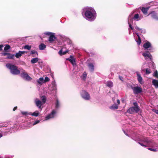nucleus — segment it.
<instances>
[{"label":"nucleus","instance_id":"obj_22","mask_svg":"<svg viewBox=\"0 0 158 158\" xmlns=\"http://www.w3.org/2000/svg\"><path fill=\"white\" fill-rule=\"evenodd\" d=\"M132 15L131 14V15H129V17H128V21H127V22H128V23L129 24V27L132 30H134V28H133L132 27L131 24L129 23V19H132Z\"/></svg>","mask_w":158,"mask_h":158},{"label":"nucleus","instance_id":"obj_23","mask_svg":"<svg viewBox=\"0 0 158 158\" xmlns=\"http://www.w3.org/2000/svg\"><path fill=\"white\" fill-rule=\"evenodd\" d=\"M118 107V106L117 104L114 103L111 106L109 107V108L112 110H114L117 109Z\"/></svg>","mask_w":158,"mask_h":158},{"label":"nucleus","instance_id":"obj_24","mask_svg":"<svg viewBox=\"0 0 158 158\" xmlns=\"http://www.w3.org/2000/svg\"><path fill=\"white\" fill-rule=\"evenodd\" d=\"M46 48V45L43 43L41 44L39 46L40 50H44Z\"/></svg>","mask_w":158,"mask_h":158},{"label":"nucleus","instance_id":"obj_13","mask_svg":"<svg viewBox=\"0 0 158 158\" xmlns=\"http://www.w3.org/2000/svg\"><path fill=\"white\" fill-rule=\"evenodd\" d=\"M66 60L69 61L74 67L76 65L75 59L73 56H70L69 58H67Z\"/></svg>","mask_w":158,"mask_h":158},{"label":"nucleus","instance_id":"obj_11","mask_svg":"<svg viewBox=\"0 0 158 158\" xmlns=\"http://www.w3.org/2000/svg\"><path fill=\"white\" fill-rule=\"evenodd\" d=\"M52 86L51 87L52 91L53 92V93H56V90L57 89L56 84V81L53 79V80L52 82Z\"/></svg>","mask_w":158,"mask_h":158},{"label":"nucleus","instance_id":"obj_26","mask_svg":"<svg viewBox=\"0 0 158 158\" xmlns=\"http://www.w3.org/2000/svg\"><path fill=\"white\" fill-rule=\"evenodd\" d=\"M30 114V115H31L32 116H35V117H37L39 115V113L38 111L36 110L33 113H31V112H30V114Z\"/></svg>","mask_w":158,"mask_h":158},{"label":"nucleus","instance_id":"obj_50","mask_svg":"<svg viewBox=\"0 0 158 158\" xmlns=\"http://www.w3.org/2000/svg\"><path fill=\"white\" fill-rule=\"evenodd\" d=\"M139 31H140L141 33H146V30L145 29H141V30H140Z\"/></svg>","mask_w":158,"mask_h":158},{"label":"nucleus","instance_id":"obj_60","mask_svg":"<svg viewBox=\"0 0 158 158\" xmlns=\"http://www.w3.org/2000/svg\"><path fill=\"white\" fill-rule=\"evenodd\" d=\"M32 56L33 57H34V56Z\"/></svg>","mask_w":158,"mask_h":158},{"label":"nucleus","instance_id":"obj_10","mask_svg":"<svg viewBox=\"0 0 158 158\" xmlns=\"http://www.w3.org/2000/svg\"><path fill=\"white\" fill-rule=\"evenodd\" d=\"M149 52H150L147 51L144 52H143L142 54L146 59H147L149 58L150 60H151L152 59V56Z\"/></svg>","mask_w":158,"mask_h":158},{"label":"nucleus","instance_id":"obj_49","mask_svg":"<svg viewBox=\"0 0 158 158\" xmlns=\"http://www.w3.org/2000/svg\"><path fill=\"white\" fill-rule=\"evenodd\" d=\"M135 28L136 29L139 31L140 30H141V28H139L137 26H135Z\"/></svg>","mask_w":158,"mask_h":158},{"label":"nucleus","instance_id":"obj_54","mask_svg":"<svg viewBox=\"0 0 158 158\" xmlns=\"http://www.w3.org/2000/svg\"><path fill=\"white\" fill-rule=\"evenodd\" d=\"M117 103H118L117 105H119L120 104V100L118 99H117Z\"/></svg>","mask_w":158,"mask_h":158},{"label":"nucleus","instance_id":"obj_51","mask_svg":"<svg viewBox=\"0 0 158 158\" xmlns=\"http://www.w3.org/2000/svg\"><path fill=\"white\" fill-rule=\"evenodd\" d=\"M153 111L155 113L158 114V110H154Z\"/></svg>","mask_w":158,"mask_h":158},{"label":"nucleus","instance_id":"obj_14","mask_svg":"<svg viewBox=\"0 0 158 158\" xmlns=\"http://www.w3.org/2000/svg\"><path fill=\"white\" fill-rule=\"evenodd\" d=\"M2 55L4 56H6V59H13L14 58L15 55L11 54L9 53L4 52L2 53Z\"/></svg>","mask_w":158,"mask_h":158},{"label":"nucleus","instance_id":"obj_59","mask_svg":"<svg viewBox=\"0 0 158 158\" xmlns=\"http://www.w3.org/2000/svg\"><path fill=\"white\" fill-rule=\"evenodd\" d=\"M3 157H2L0 156V158H3Z\"/></svg>","mask_w":158,"mask_h":158},{"label":"nucleus","instance_id":"obj_31","mask_svg":"<svg viewBox=\"0 0 158 158\" xmlns=\"http://www.w3.org/2000/svg\"><path fill=\"white\" fill-rule=\"evenodd\" d=\"M56 108H58L60 107V103L59 101L57 98L56 100V102L55 103Z\"/></svg>","mask_w":158,"mask_h":158},{"label":"nucleus","instance_id":"obj_9","mask_svg":"<svg viewBox=\"0 0 158 158\" xmlns=\"http://www.w3.org/2000/svg\"><path fill=\"white\" fill-rule=\"evenodd\" d=\"M34 102L36 106L41 111L42 108L41 106L42 105V102L38 98H36L34 99Z\"/></svg>","mask_w":158,"mask_h":158},{"label":"nucleus","instance_id":"obj_5","mask_svg":"<svg viewBox=\"0 0 158 158\" xmlns=\"http://www.w3.org/2000/svg\"><path fill=\"white\" fill-rule=\"evenodd\" d=\"M21 76L25 79L27 81H30L32 79V78L30 77L25 72V71L23 69H21L20 73Z\"/></svg>","mask_w":158,"mask_h":158},{"label":"nucleus","instance_id":"obj_18","mask_svg":"<svg viewBox=\"0 0 158 158\" xmlns=\"http://www.w3.org/2000/svg\"><path fill=\"white\" fill-rule=\"evenodd\" d=\"M150 14L151 15V17L153 18L158 20V17L157 16L156 13L155 11H152Z\"/></svg>","mask_w":158,"mask_h":158},{"label":"nucleus","instance_id":"obj_3","mask_svg":"<svg viewBox=\"0 0 158 158\" xmlns=\"http://www.w3.org/2000/svg\"><path fill=\"white\" fill-rule=\"evenodd\" d=\"M133 104V106L130 107L127 110V112L129 114H132L134 113H137L140 110V108L138 106L137 103L136 102H134Z\"/></svg>","mask_w":158,"mask_h":158},{"label":"nucleus","instance_id":"obj_12","mask_svg":"<svg viewBox=\"0 0 158 158\" xmlns=\"http://www.w3.org/2000/svg\"><path fill=\"white\" fill-rule=\"evenodd\" d=\"M136 73L137 75V80L141 84H143L144 82L143 81V78L139 72H136Z\"/></svg>","mask_w":158,"mask_h":158},{"label":"nucleus","instance_id":"obj_25","mask_svg":"<svg viewBox=\"0 0 158 158\" xmlns=\"http://www.w3.org/2000/svg\"><path fill=\"white\" fill-rule=\"evenodd\" d=\"M37 81L38 83L40 85H42L44 83V78L42 77L40 78Z\"/></svg>","mask_w":158,"mask_h":158},{"label":"nucleus","instance_id":"obj_57","mask_svg":"<svg viewBox=\"0 0 158 158\" xmlns=\"http://www.w3.org/2000/svg\"><path fill=\"white\" fill-rule=\"evenodd\" d=\"M123 132H124V133L127 136H128V137H130V136H129V135H128L127 133H126L125 132V131H124V130H123Z\"/></svg>","mask_w":158,"mask_h":158},{"label":"nucleus","instance_id":"obj_35","mask_svg":"<svg viewBox=\"0 0 158 158\" xmlns=\"http://www.w3.org/2000/svg\"><path fill=\"white\" fill-rule=\"evenodd\" d=\"M41 99L42 100V102H43V103H45L46 100V97L44 96H42L41 97Z\"/></svg>","mask_w":158,"mask_h":158},{"label":"nucleus","instance_id":"obj_41","mask_svg":"<svg viewBox=\"0 0 158 158\" xmlns=\"http://www.w3.org/2000/svg\"><path fill=\"white\" fill-rule=\"evenodd\" d=\"M49 80H50V79L48 77H45L44 80V83H45V82H47L49 81Z\"/></svg>","mask_w":158,"mask_h":158},{"label":"nucleus","instance_id":"obj_21","mask_svg":"<svg viewBox=\"0 0 158 158\" xmlns=\"http://www.w3.org/2000/svg\"><path fill=\"white\" fill-rule=\"evenodd\" d=\"M152 84L156 88H158V81L157 80L153 79L152 81Z\"/></svg>","mask_w":158,"mask_h":158},{"label":"nucleus","instance_id":"obj_1","mask_svg":"<svg viewBox=\"0 0 158 158\" xmlns=\"http://www.w3.org/2000/svg\"><path fill=\"white\" fill-rule=\"evenodd\" d=\"M82 14L84 15L85 18L90 21H94L96 17V13L95 10L91 7H85L83 9Z\"/></svg>","mask_w":158,"mask_h":158},{"label":"nucleus","instance_id":"obj_53","mask_svg":"<svg viewBox=\"0 0 158 158\" xmlns=\"http://www.w3.org/2000/svg\"><path fill=\"white\" fill-rule=\"evenodd\" d=\"M3 46L2 44L0 45V51H1L2 49V48Z\"/></svg>","mask_w":158,"mask_h":158},{"label":"nucleus","instance_id":"obj_42","mask_svg":"<svg viewBox=\"0 0 158 158\" xmlns=\"http://www.w3.org/2000/svg\"><path fill=\"white\" fill-rule=\"evenodd\" d=\"M31 54H36L37 55L38 54L37 52L35 50H32L31 51Z\"/></svg>","mask_w":158,"mask_h":158},{"label":"nucleus","instance_id":"obj_32","mask_svg":"<svg viewBox=\"0 0 158 158\" xmlns=\"http://www.w3.org/2000/svg\"><path fill=\"white\" fill-rule=\"evenodd\" d=\"M145 73L146 75L149 74L151 72V70L150 69L148 68H146L145 69Z\"/></svg>","mask_w":158,"mask_h":158},{"label":"nucleus","instance_id":"obj_34","mask_svg":"<svg viewBox=\"0 0 158 158\" xmlns=\"http://www.w3.org/2000/svg\"><path fill=\"white\" fill-rule=\"evenodd\" d=\"M10 46L8 44H6L4 48V50L5 51H6L7 50L10 49Z\"/></svg>","mask_w":158,"mask_h":158},{"label":"nucleus","instance_id":"obj_16","mask_svg":"<svg viewBox=\"0 0 158 158\" xmlns=\"http://www.w3.org/2000/svg\"><path fill=\"white\" fill-rule=\"evenodd\" d=\"M56 38V37L55 36V33H54V34H51V35H50L48 39V41L50 43H52Z\"/></svg>","mask_w":158,"mask_h":158},{"label":"nucleus","instance_id":"obj_8","mask_svg":"<svg viewBox=\"0 0 158 158\" xmlns=\"http://www.w3.org/2000/svg\"><path fill=\"white\" fill-rule=\"evenodd\" d=\"M143 47L145 49L149 48L150 52H152L154 51V49L151 46V44L148 41L144 44Z\"/></svg>","mask_w":158,"mask_h":158},{"label":"nucleus","instance_id":"obj_39","mask_svg":"<svg viewBox=\"0 0 158 158\" xmlns=\"http://www.w3.org/2000/svg\"><path fill=\"white\" fill-rule=\"evenodd\" d=\"M87 75L86 73L85 72H84L83 74V77H82V78L84 80H85V79L86 76H87Z\"/></svg>","mask_w":158,"mask_h":158},{"label":"nucleus","instance_id":"obj_6","mask_svg":"<svg viewBox=\"0 0 158 158\" xmlns=\"http://www.w3.org/2000/svg\"><path fill=\"white\" fill-rule=\"evenodd\" d=\"M131 87L133 90V93L135 94H138L142 91V89L139 86H133L132 85H131Z\"/></svg>","mask_w":158,"mask_h":158},{"label":"nucleus","instance_id":"obj_7","mask_svg":"<svg viewBox=\"0 0 158 158\" xmlns=\"http://www.w3.org/2000/svg\"><path fill=\"white\" fill-rule=\"evenodd\" d=\"M81 97L85 100H88L90 99V95L85 90L82 91L81 93Z\"/></svg>","mask_w":158,"mask_h":158},{"label":"nucleus","instance_id":"obj_29","mask_svg":"<svg viewBox=\"0 0 158 158\" xmlns=\"http://www.w3.org/2000/svg\"><path fill=\"white\" fill-rule=\"evenodd\" d=\"M68 52V50L62 52V50H61L59 51L58 53L61 56L65 54Z\"/></svg>","mask_w":158,"mask_h":158},{"label":"nucleus","instance_id":"obj_55","mask_svg":"<svg viewBox=\"0 0 158 158\" xmlns=\"http://www.w3.org/2000/svg\"><path fill=\"white\" fill-rule=\"evenodd\" d=\"M119 79L121 80V81H123V78L122 77L120 76H119Z\"/></svg>","mask_w":158,"mask_h":158},{"label":"nucleus","instance_id":"obj_20","mask_svg":"<svg viewBox=\"0 0 158 158\" xmlns=\"http://www.w3.org/2000/svg\"><path fill=\"white\" fill-rule=\"evenodd\" d=\"M88 66L89 71L93 72L94 70V65L92 63H90L88 64Z\"/></svg>","mask_w":158,"mask_h":158},{"label":"nucleus","instance_id":"obj_15","mask_svg":"<svg viewBox=\"0 0 158 158\" xmlns=\"http://www.w3.org/2000/svg\"><path fill=\"white\" fill-rule=\"evenodd\" d=\"M56 112L55 110H53L49 114L45 117V120L49 119L51 118H53L55 115Z\"/></svg>","mask_w":158,"mask_h":158},{"label":"nucleus","instance_id":"obj_27","mask_svg":"<svg viewBox=\"0 0 158 158\" xmlns=\"http://www.w3.org/2000/svg\"><path fill=\"white\" fill-rule=\"evenodd\" d=\"M106 85L108 87L110 88L112 87L113 85V82L110 81H107L106 82Z\"/></svg>","mask_w":158,"mask_h":158},{"label":"nucleus","instance_id":"obj_46","mask_svg":"<svg viewBox=\"0 0 158 158\" xmlns=\"http://www.w3.org/2000/svg\"><path fill=\"white\" fill-rule=\"evenodd\" d=\"M40 122V120H36L34 122V123H33V125H35L36 124H37V123H39Z\"/></svg>","mask_w":158,"mask_h":158},{"label":"nucleus","instance_id":"obj_52","mask_svg":"<svg viewBox=\"0 0 158 158\" xmlns=\"http://www.w3.org/2000/svg\"><path fill=\"white\" fill-rule=\"evenodd\" d=\"M145 69H143V68L142 67L141 69V71L142 73L144 72L145 71Z\"/></svg>","mask_w":158,"mask_h":158},{"label":"nucleus","instance_id":"obj_2","mask_svg":"<svg viewBox=\"0 0 158 158\" xmlns=\"http://www.w3.org/2000/svg\"><path fill=\"white\" fill-rule=\"evenodd\" d=\"M6 67L10 70V73L14 75H18L20 73L21 69H18L17 66L11 64H6Z\"/></svg>","mask_w":158,"mask_h":158},{"label":"nucleus","instance_id":"obj_40","mask_svg":"<svg viewBox=\"0 0 158 158\" xmlns=\"http://www.w3.org/2000/svg\"><path fill=\"white\" fill-rule=\"evenodd\" d=\"M21 114L23 115H30V114H29L30 113H28L26 111H22Z\"/></svg>","mask_w":158,"mask_h":158},{"label":"nucleus","instance_id":"obj_33","mask_svg":"<svg viewBox=\"0 0 158 158\" xmlns=\"http://www.w3.org/2000/svg\"><path fill=\"white\" fill-rule=\"evenodd\" d=\"M137 142L139 144H140L141 146L143 147H146L147 146V144L144 143H142V142H141L140 141H138V142Z\"/></svg>","mask_w":158,"mask_h":158},{"label":"nucleus","instance_id":"obj_43","mask_svg":"<svg viewBox=\"0 0 158 158\" xmlns=\"http://www.w3.org/2000/svg\"><path fill=\"white\" fill-rule=\"evenodd\" d=\"M14 156H10V155H6L5 156V158H12Z\"/></svg>","mask_w":158,"mask_h":158},{"label":"nucleus","instance_id":"obj_4","mask_svg":"<svg viewBox=\"0 0 158 158\" xmlns=\"http://www.w3.org/2000/svg\"><path fill=\"white\" fill-rule=\"evenodd\" d=\"M131 138L136 142H138V141H140L144 143L147 145L151 143V141L150 139L148 138L143 137L140 139H137L136 138H133L131 137Z\"/></svg>","mask_w":158,"mask_h":158},{"label":"nucleus","instance_id":"obj_56","mask_svg":"<svg viewBox=\"0 0 158 158\" xmlns=\"http://www.w3.org/2000/svg\"><path fill=\"white\" fill-rule=\"evenodd\" d=\"M17 106H15V107L13 108V111H15L17 109Z\"/></svg>","mask_w":158,"mask_h":158},{"label":"nucleus","instance_id":"obj_44","mask_svg":"<svg viewBox=\"0 0 158 158\" xmlns=\"http://www.w3.org/2000/svg\"><path fill=\"white\" fill-rule=\"evenodd\" d=\"M139 16L138 14H135L134 16V19H137L139 18Z\"/></svg>","mask_w":158,"mask_h":158},{"label":"nucleus","instance_id":"obj_48","mask_svg":"<svg viewBox=\"0 0 158 158\" xmlns=\"http://www.w3.org/2000/svg\"><path fill=\"white\" fill-rule=\"evenodd\" d=\"M148 149L153 152H156L157 150L156 149L152 148H148Z\"/></svg>","mask_w":158,"mask_h":158},{"label":"nucleus","instance_id":"obj_58","mask_svg":"<svg viewBox=\"0 0 158 158\" xmlns=\"http://www.w3.org/2000/svg\"><path fill=\"white\" fill-rule=\"evenodd\" d=\"M2 134L0 133V138H1L2 136Z\"/></svg>","mask_w":158,"mask_h":158},{"label":"nucleus","instance_id":"obj_47","mask_svg":"<svg viewBox=\"0 0 158 158\" xmlns=\"http://www.w3.org/2000/svg\"><path fill=\"white\" fill-rule=\"evenodd\" d=\"M54 33H52V32H47L45 33V34L46 35H49V36H50V35H51V34H54Z\"/></svg>","mask_w":158,"mask_h":158},{"label":"nucleus","instance_id":"obj_17","mask_svg":"<svg viewBox=\"0 0 158 158\" xmlns=\"http://www.w3.org/2000/svg\"><path fill=\"white\" fill-rule=\"evenodd\" d=\"M25 51H19L18 53H17L15 55V56L17 58H19L21 56L25 53Z\"/></svg>","mask_w":158,"mask_h":158},{"label":"nucleus","instance_id":"obj_28","mask_svg":"<svg viewBox=\"0 0 158 158\" xmlns=\"http://www.w3.org/2000/svg\"><path fill=\"white\" fill-rule=\"evenodd\" d=\"M38 60L37 58H32L31 60V62L32 64H35L37 63Z\"/></svg>","mask_w":158,"mask_h":158},{"label":"nucleus","instance_id":"obj_45","mask_svg":"<svg viewBox=\"0 0 158 158\" xmlns=\"http://www.w3.org/2000/svg\"><path fill=\"white\" fill-rule=\"evenodd\" d=\"M8 129H7V130H6V131H4L3 129H1L0 130V131H1V132H2V133H3V132L6 133V132H9L10 131L9 130L8 131Z\"/></svg>","mask_w":158,"mask_h":158},{"label":"nucleus","instance_id":"obj_37","mask_svg":"<svg viewBox=\"0 0 158 158\" xmlns=\"http://www.w3.org/2000/svg\"><path fill=\"white\" fill-rule=\"evenodd\" d=\"M31 46H29L28 45L25 46L24 48L25 49H27L29 50H30L31 49Z\"/></svg>","mask_w":158,"mask_h":158},{"label":"nucleus","instance_id":"obj_38","mask_svg":"<svg viewBox=\"0 0 158 158\" xmlns=\"http://www.w3.org/2000/svg\"><path fill=\"white\" fill-rule=\"evenodd\" d=\"M8 124L7 123H4L3 124L0 125V127H6L7 126Z\"/></svg>","mask_w":158,"mask_h":158},{"label":"nucleus","instance_id":"obj_30","mask_svg":"<svg viewBox=\"0 0 158 158\" xmlns=\"http://www.w3.org/2000/svg\"><path fill=\"white\" fill-rule=\"evenodd\" d=\"M136 34L138 37V40L136 41L138 45H139L141 42V40L140 36L138 33H136Z\"/></svg>","mask_w":158,"mask_h":158},{"label":"nucleus","instance_id":"obj_19","mask_svg":"<svg viewBox=\"0 0 158 158\" xmlns=\"http://www.w3.org/2000/svg\"><path fill=\"white\" fill-rule=\"evenodd\" d=\"M149 8V7H142L141 10L144 14L146 15L148 11Z\"/></svg>","mask_w":158,"mask_h":158},{"label":"nucleus","instance_id":"obj_36","mask_svg":"<svg viewBox=\"0 0 158 158\" xmlns=\"http://www.w3.org/2000/svg\"><path fill=\"white\" fill-rule=\"evenodd\" d=\"M153 76L154 77H155L156 78H158V73L157 70H156L154 73Z\"/></svg>","mask_w":158,"mask_h":158}]
</instances>
